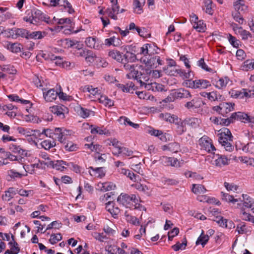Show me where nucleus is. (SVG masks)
<instances>
[{
    "mask_svg": "<svg viewBox=\"0 0 254 254\" xmlns=\"http://www.w3.org/2000/svg\"><path fill=\"white\" fill-rule=\"evenodd\" d=\"M127 73V77L128 79H133L140 83L141 86H145L149 82L151 70L149 69H141V70Z\"/></svg>",
    "mask_w": 254,
    "mask_h": 254,
    "instance_id": "1",
    "label": "nucleus"
},
{
    "mask_svg": "<svg viewBox=\"0 0 254 254\" xmlns=\"http://www.w3.org/2000/svg\"><path fill=\"white\" fill-rule=\"evenodd\" d=\"M140 55L143 56L140 58V61L143 63L145 66L149 68H156L155 56H152L148 54V49H140Z\"/></svg>",
    "mask_w": 254,
    "mask_h": 254,
    "instance_id": "2",
    "label": "nucleus"
},
{
    "mask_svg": "<svg viewBox=\"0 0 254 254\" xmlns=\"http://www.w3.org/2000/svg\"><path fill=\"white\" fill-rule=\"evenodd\" d=\"M117 201L123 205L127 207L131 202L136 203L138 201L137 198L135 194L130 195L121 193L117 198Z\"/></svg>",
    "mask_w": 254,
    "mask_h": 254,
    "instance_id": "3",
    "label": "nucleus"
},
{
    "mask_svg": "<svg viewBox=\"0 0 254 254\" xmlns=\"http://www.w3.org/2000/svg\"><path fill=\"white\" fill-rule=\"evenodd\" d=\"M74 54L77 57H85V60L90 63H92L97 58L95 54L88 49H76Z\"/></svg>",
    "mask_w": 254,
    "mask_h": 254,
    "instance_id": "4",
    "label": "nucleus"
},
{
    "mask_svg": "<svg viewBox=\"0 0 254 254\" xmlns=\"http://www.w3.org/2000/svg\"><path fill=\"white\" fill-rule=\"evenodd\" d=\"M232 118H233L234 121L235 120L241 121L245 123H250L254 125V117L248 116L247 114L243 112L233 113L232 114Z\"/></svg>",
    "mask_w": 254,
    "mask_h": 254,
    "instance_id": "5",
    "label": "nucleus"
},
{
    "mask_svg": "<svg viewBox=\"0 0 254 254\" xmlns=\"http://www.w3.org/2000/svg\"><path fill=\"white\" fill-rule=\"evenodd\" d=\"M199 144L201 149L208 152H212L215 150V148L211 142V140L207 136H203L199 140Z\"/></svg>",
    "mask_w": 254,
    "mask_h": 254,
    "instance_id": "6",
    "label": "nucleus"
},
{
    "mask_svg": "<svg viewBox=\"0 0 254 254\" xmlns=\"http://www.w3.org/2000/svg\"><path fill=\"white\" fill-rule=\"evenodd\" d=\"M204 103L201 99L199 98H194L190 101L188 102L185 105V107L189 110H194L200 108Z\"/></svg>",
    "mask_w": 254,
    "mask_h": 254,
    "instance_id": "7",
    "label": "nucleus"
},
{
    "mask_svg": "<svg viewBox=\"0 0 254 254\" xmlns=\"http://www.w3.org/2000/svg\"><path fill=\"white\" fill-rule=\"evenodd\" d=\"M218 135V140L221 144L228 141H232L233 136L229 129L227 128H225L223 131L219 133Z\"/></svg>",
    "mask_w": 254,
    "mask_h": 254,
    "instance_id": "8",
    "label": "nucleus"
},
{
    "mask_svg": "<svg viewBox=\"0 0 254 254\" xmlns=\"http://www.w3.org/2000/svg\"><path fill=\"white\" fill-rule=\"evenodd\" d=\"M171 95L175 99L188 98L191 96L188 90L182 88L173 92Z\"/></svg>",
    "mask_w": 254,
    "mask_h": 254,
    "instance_id": "9",
    "label": "nucleus"
},
{
    "mask_svg": "<svg viewBox=\"0 0 254 254\" xmlns=\"http://www.w3.org/2000/svg\"><path fill=\"white\" fill-rule=\"evenodd\" d=\"M106 209L114 217H117L120 212V208L115 205L112 201H108L106 203Z\"/></svg>",
    "mask_w": 254,
    "mask_h": 254,
    "instance_id": "10",
    "label": "nucleus"
},
{
    "mask_svg": "<svg viewBox=\"0 0 254 254\" xmlns=\"http://www.w3.org/2000/svg\"><path fill=\"white\" fill-rule=\"evenodd\" d=\"M8 33L9 35L8 36H11L14 38V35L17 36H21L22 37H25L28 38V33L27 31L22 28H15L8 29Z\"/></svg>",
    "mask_w": 254,
    "mask_h": 254,
    "instance_id": "11",
    "label": "nucleus"
},
{
    "mask_svg": "<svg viewBox=\"0 0 254 254\" xmlns=\"http://www.w3.org/2000/svg\"><path fill=\"white\" fill-rule=\"evenodd\" d=\"M109 56L116 60L118 62L124 63V58L125 57V61L127 58L128 55H123V53H120L116 50H113L109 52Z\"/></svg>",
    "mask_w": 254,
    "mask_h": 254,
    "instance_id": "12",
    "label": "nucleus"
},
{
    "mask_svg": "<svg viewBox=\"0 0 254 254\" xmlns=\"http://www.w3.org/2000/svg\"><path fill=\"white\" fill-rule=\"evenodd\" d=\"M147 90H150L153 92H160L164 90V86L160 83L155 82H149L144 86Z\"/></svg>",
    "mask_w": 254,
    "mask_h": 254,
    "instance_id": "13",
    "label": "nucleus"
},
{
    "mask_svg": "<svg viewBox=\"0 0 254 254\" xmlns=\"http://www.w3.org/2000/svg\"><path fill=\"white\" fill-rule=\"evenodd\" d=\"M215 221L221 227H222L231 229L235 227L234 223L231 220L224 219L221 216L217 217Z\"/></svg>",
    "mask_w": 254,
    "mask_h": 254,
    "instance_id": "14",
    "label": "nucleus"
},
{
    "mask_svg": "<svg viewBox=\"0 0 254 254\" xmlns=\"http://www.w3.org/2000/svg\"><path fill=\"white\" fill-rule=\"evenodd\" d=\"M44 164L47 166H52L53 168L56 169L57 170L60 171H64L66 168L63 166V165H66V162L63 161H57L55 163L53 161L50 160L47 162L44 163Z\"/></svg>",
    "mask_w": 254,
    "mask_h": 254,
    "instance_id": "15",
    "label": "nucleus"
},
{
    "mask_svg": "<svg viewBox=\"0 0 254 254\" xmlns=\"http://www.w3.org/2000/svg\"><path fill=\"white\" fill-rule=\"evenodd\" d=\"M58 92L54 89L48 90L46 92H43V97L47 102H53L57 99Z\"/></svg>",
    "mask_w": 254,
    "mask_h": 254,
    "instance_id": "16",
    "label": "nucleus"
},
{
    "mask_svg": "<svg viewBox=\"0 0 254 254\" xmlns=\"http://www.w3.org/2000/svg\"><path fill=\"white\" fill-rule=\"evenodd\" d=\"M68 132V130L58 127L55 129L54 134L57 136L58 140L61 142H63L65 140Z\"/></svg>",
    "mask_w": 254,
    "mask_h": 254,
    "instance_id": "17",
    "label": "nucleus"
},
{
    "mask_svg": "<svg viewBox=\"0 0 254 254\" xmlns=\"http://www.w3.org/2000/svg\"><path fill=\"white\" fill-rule=\"evenodd\" d=\"M175 124L177 125L176 131L178 134L181 135L186 131L187 123L185 122V120H182L181 119L179 118Z\"/></svg>",
    "mask_w": 254,
    "mask_h": 254,
    "instance_id": "18",
    "label": "nucleus"
},
{
    "mask_svg": "<svg viewBox=\"0 0 254 254\" xmlns=\"http://www.w3.org/2000/svg\"><path fill=\"white\" fill-rule=\"evenodd\" d=\"M97 186L99 190L103 191L113 190L116 188V185L112 182L99 183Z\"/></svg>",
    "mask_w": 254,
    "mask_h": 254,
    "instance_id": "19",
    "label": "nucleus"
},
{
    "mask_svg": "<svg viewBox=\"0 0 254 254\" xmlns=\"http://www.w3.org/2000/svg\"><path fill=\"white\" fill-rule=\"evenodd\" d=\"M234 103L223 102L221 103V115L225 116L234 109Z\"/></svg>",
    "mask_w": 254,
    "mask_h": 254,
    "instance_id": "20",
    "label": "nucleus"
},
{
    "mask_svg": "<svg viewBox=\"0 0 254 254\" xmlns=\"http://www.w3.org/2000/svg\"><path fill=\"white\" fill-rule=\"evenodd\" d=\"M90 128L91 133L93 134H99L100 135H109L110 134L109 131L104 127H94L91 125Z\"/></svg>",
    "mask_w": 254,
    "mask_h": 254,
    "instance_id": "21",
    "label": "nucleus"
},
{
    "mask_svg": "<svg viewBox=\"0 0 254 254\" xmlns=\"http://www.w3.org/2000/svg\"><path fill=\"white\" fill-rule=\"evenodd\" d=\"M67 109L64 106H55L52 108V112L61 118H64V112Z\"/></svg>",
    "mask_w": 254,
    "mask_h": 254,
    "instance_id": "22",
    "label": "nucleus"
},
{
    "mask_svg": "<svg viewBox=\"0 0 254 254\" xmlns=\"http://www.w3.org/2000/svg\"><path fill=\"white\" fill-rule=\"evenodd\" d=\"M9 149L13 153H18L21 155L27 156L26 151L16 144L10 143L9 145Z\"/></svg>",
    "mask_w": 254,
    "mask_h": 254,
    "instance_id": "23",
    "label": "nucleus"
},
{
    "mask_svg": "<svg viewBox=\"0 0 254 254\" xmlns=\"http://www.w3.org/2000/svg\"><path fill=\"white\" fill-rule=\"evenodd\" d=\"M242 196L244 201V206L251 209L252 211L254 210V199L247 194H243Z\"/></svg>",
    "mask_w": 254,
    "mask_h": 254,
    "instance_id": "24",
    "label": "nucleus"
},
{
    "mask_svg": "<svg viewBox=\"0 0 254 254\" xmlns=\"http://www.w3.org/2000/svg\"><path fill=\"white\" fill-rule=\"evenodd\" d=\"M217 157L214 160V164L218 167H222L223 166L228 164V159L225 156L217 154Z\"/></svg>",
    "mask_w": 254,
    "mask_h": 254,
    "instance_id": "25",
    "label": "nucleus"
},
{
    "mask_svg": "<svg viewBox=\"0 0 254 254\" xmlns=\"http://www.w3.org/2000/svg\"><path fill=\"white\" fill-rule=\"evenodd\" d=\"M160 117L164 120L169 122L170 123L175 124L178 120L179 118L175 115H171L169 113H161Z\"/></svg>",
    "mask_w": 254,
    "mask_h": 254,
    "instance_id": "26",
    "label": "nucleus"
},
{
    "mask_svg": "<svg viewBox=\"0 0 254 254\" xmlns=\"http://www.w3.org/2000/svg\"><path fill=\"white\" fill-rule=\"evenodd\" d=\"M133 187L140 191L143 192L144 193L147 195L150 194L151 190L150 188L146 185H143L139 183H136L132 185Z\"/></svg>",
    "mask_w": 254,
    "mask_h": 254,
    "instance_id": "27",
    "label": "nucleus"
},
{
    "mask_svg": "<svg viewBox=\"0 0 254 254\" xmlns=\"http://www.w3.org/2000/svg\"><path fill=\"white\" fill-rule=\"evenodd\" d=\"M235 33L239 34L241 37L242 40L246 41L252 37L251 34L248 31L243 29L242 27L237 28L235 30Z\"/></svg>",
    "mask_w": 254,
    "mask_h": 254,
    "instance_id": "28",
    "label": "nucleus"
},
{
    "mask_svg": "<svg viewBox=\"0 0 254 254\" xmlns=\"http://www.w3.org/2000/svg\"><path fill=\"white\" fill-rule=\"evenodd\" d=\"M145 0H134V12L137 14H141L143 12L142 7L145 3Z\"/></svg>",
    "mask_w": 254,
    "mask_h": 254,
    "instance_id": "29",
    "label": "nucleus"
},
{
    "mask_svg": "<svg viewBox=\"0 0 254 254\" xmlns=\"http://www.w3.org/2000/svg\"><path fill=\"white\" fill-rule=\"evenodd\" d=\"M234 7L236 12L241 13L247 8V6L245 4L243 0H238L234 3Z\"/></svg>",
    "mask_w": 254,
    "mask_h": 254,
    "instance_id": "30",
    "label": "nucleus"
},
{
    "mask_svg": "<svg viewBox=\"0 0 254 254\" xmlns=\"http://www.w3.org/2000/svg\"><path fill=\"white\" fill-rule=\"evenodd\" d=\"M205 11L209 15H212L214 12V5L212 0H203Z\"/></svg>",
    "mask_w": 254,
    "mask_h": 254,
    "instance_id": "31",
    "label": "nucleus"
},
{
    "mask_svg": "<svg viewBox=\"0 0 254 254\" xmlns=\"http://www.w3.org/2000/svg\"><path fill=\"white\" fill-rule=\"evenodd\" d=\"M241 67L244 71H249L254 69V59L246 60L243 63Z\"/></svg>",
    "mask_w": 254,
    "mask_h": 254,
    "instance_id": "32",
    "label": "nucleus"
},
{
    "mask_svg": "<svg viewBox=\"0 0 254 254\" xmlns=\"http://www.w3.org/2000/svg\"><path fill=\"white\" fill-rule=\"evenodd\" d=\"M211 86L210 82L205 79H196L195 87L196 88L206 89Z\"/></svg>",
    "mask_w": 254,
    "mask_h": 254,
    "instance_id": "33",
    "label": "nucleus"
},
{
    "mask_svg": "<svg viewBox=\"0 0 254 254\" xmlns=\"http://www.w3.org/2000/svg\"><path fill=\"white\" fill-rule=\"evenodd\" d=\"M89 169L92 170V172H89L91 176L98 178H102L105 176V173L103 171V168H97L95 169L93 167H90Z\"/></svg>",
    "mask_w": 254,
    "mask_h": 254,
    "instance_id": "34",
    "label": "nucleus"
},
{
    "mask_svg": "<svg viewBox=\"0 0 254 254\" xmlns=\"http://www.w3.org/2000/svg\"><path fill=\"white\" fill-rule=\"evenodd\" d=\"M28 49H11L12 53L20 54V56L24 58H28L31 56V53L29 51H25Z\"/></svg>",
    "mask_w": 254,
    "mask_h": 254,
    "instance_id": "35",
    "label": "nucleus"
},
{
    "mask_svg": "<svg viewBox=\"0 0 254 254\" xmlns=\"http://www.w3.org/2000/svg\"><path fill=\"white\" fill-rule=\"evenodd\" d=\"M209 237L208 234L205 235L204 234L203 231H202L201 235L198 238L196 244L197 245L199 244H201L203 247L205 246V245L207 243L208 241L209 240Z\"/></svg>",
    "mask_w": 254,
    "mask_h": 254,
    "instance_id": "36",
    "label": "nucleus"
},
{
    "mask_svg": "<svg viewBox=\"0 0 254 254\" xmlns=\"http://www.w3.org/2000/svg\"><path fill=\"white\" fill-rule=\"evenodd\" d=\"M191 190L195 194L204 193L206 191L204 186L200 184H193Z\"/></svg>",
    "mask_w": 254,
    "mask_h": 254,
    "instance_id": "37",
    "label": "nucleus"
},
{
    "mask_svg": "<svg viewBox=\"0 0 254 254\" xmlns=\"http://www.w3.org/2000/svg\"><path fill=\"white\" fill-rule=\"evenodd\" d=\"M120 40L118 38L115 37H111L109 39H106L105 40V44L107 46H113L114 47L118 46L119 44Z\"/></svg>",
    "mask_w": 254,
    "mask_h": 254,
    "instance_id": "38",
    "label": "nucleus"
},
{
    "mask_svg": "<svg viewBox=\"0 0 254 254\" xmlns=\"http://www.w3.org/2000/svg\"><path fill=\"white\" fill-rule=\"evenodd\" d=\"M117 86L119 89H121L124 92H129L130 90L132 89L134 85L132 82L127 83L126 85L122 84H117Z\"/></svg>",
    "mask_w": 254,
    "mask_h": 254,
    "instance_id": "39",
    "label": "nucleus"
},
{
    "mask_svg": "<svg viewBox=\"0 0 254 254\" xmlns=\"http://www.w3.org/2000/svg\"><path fill=\"white\" fill-rule=\"evenodd\" d=\"M0 69L3 72H7L8 74H15L16 70L14 67L10 65H3L0 66Z\"/></svg>",
    "mask_w": 254,
    "mask_h": 254,
    "instance_id": "40",
    "label": "nucleus"
},
{
    "mask_svg": "<svg viewBox=\"0 0 254 254\" xmlns=\"http://www.w3.org/2000/svg\"><path fill=\"white\" fill-rule=\"evenodd\" d=\"M99 101L100 103L104 104L105 106L111 107L114 105L113 101L106 96H101L99 98Z\"/></svg>",
    "mask_w": 254,
    "mask_h": 254,
    "instance_id": "41",
    "label": "nucleus"
},
{
    "mask_svg": "<svg viewBox=\"0 0 254 254\" xmlns=\"http://www.w3.org/2000/svg\"><path fill=\"white\" fill-rule=\"evenodd\" d=\"M221 193L222 200L225 201L232 202L233 203L238 201V199L234 198L233 196L231 195L228 193H224L223 192H221Z\"/></svg>",
    "mask_w": 254,
    "mask_h": 254,
    "instance_id": "42",
    "label": "nucleus"
},
{
    "mask_svg": "<svg viewBox=\"0 0 254 254\" xmlns=\"http://www.w3.org/2000/svg\"><path fill=\"white\" fill-rule=\"evenodd\" d=\"M11 238L13 242L9 243V244L11 246L10 252H11L12 254H17L20 251V249L18 247V244L14 241V236L13 235L11 236Z\"/></svg>",
    "mask_w": 254,
    "mask_h": 254,
    "instance_id": "43",
    "label": "nucleus"
},
{
    "mask_svg": "<svg viewBox=\"0 0 254 254\" xmlns=\"http://www.w3.org/2000/svg\"><path fill=\"white\" fill-rule=\"evenodd\" d=\"M120 122H123L125 125H128L134 128H137L139 127V125L135 124L131 122L129 119L126 117H121L120 119Z\"/></svg>",
    "mask_w": 254,
    "mask_h": 254,
    "instance_id": "44",
    "label": "nucleus"
},
{
    "mask_svg": "<svg viewBox=\"0 0 254 254\" xmlns=\"http://www.w3.org/2000/svg\"><path fill=\"white\" fill-rule=\"evenodd\" d=\"M227 39L229 43L233 47V48H239L240 41L239 40L237 39L236 37L233 36L231 34H229L227 36Z\"/></svg>",
    "mask_w": 254,
    "mask_h": 254,
    "instance_id": "45",
    "label": "nucleus"
},
{
    "mask_svg": "<svg viewBox=\"0 0 254 254\" xmlns=\"http://www.w3.org/2000/svg\"><path fill=\"white\" fill-rule=\"evenodd\" d=\"M185 120L187 125L190 126L192 127H195L199 124V120L196 118H187Z\"/></svg>",
    "mask_w": 254,
    "mask_h": 254,
    "instance_id": "46",
    "label": "nucleus"
},
{
    "mask_svg": "<svg viewBox=\"0 0 254 254\" xmlns=\"http://www.w3.org/2000/svg\"><path fill=\"white\" fill-rule=\"evenodd\" d=\"M83 91L88 92L93 94V95H95L98 94V92L99 90L98 88H94L91 85H86L83 87Z\"/></svg>",
    "mask_w": 254,
    "mask_h": 254,
    "instance_id": "47",
    "label": "nucleus"
},
{
    "mask_svg": "<svg viewBox=\"0 0 254 254\" xmlns=\"http://www.w3.org/2000/svg\"><path fill=\"white\" fill-rule=\"evenodd\" d=\"M228 79L227 78L225 77L224 78H220L215 84V86L216 88L218 89H222L224 87H226L228 83Z\"/></svg>",
    "mask_w": 254,
    "mask_h": 254,
    "instance_id": "48",
    "label": "nucleus"
},
{
    "mask_svg": "<svg viewBox=\"0 0 254 254\" xmlns=\"http://www.w3.org/2000/svg\"><path fill=\"white\" fill-rule=\"evenodd\" d=\"M191 71L186 72L184 70L178 68L177 70V75H179L183 79H187L190 77Z\"/></svg>",
    "mask_w": 254,
    "mask_h": 254,
    "instance_id": "49",
    "label": "nucleus"
},
{
    "mask_svg": "<svg viewBox=\"0 0 254 254\" xmlns=\"http://www.w3.org/2000/svg\"><path fill=\"white\" fill-rule=\"evenodd\" d=\"M60 6H63L65 9H67V11L69 13H72L74 12L73 8L72 7L71 4L68 2L67 0H64L61 3Z\"/></svg>",
    "mask_w": 254,
    "mask_h": 254,
    "instance_id": "50",
    "label": "nucleus"
},
{
    "mask_svg": "<svg viewBox=\"0 0 254 254\" xmlns=\"http://www.w3.org/2000/svg\"><path fill=\"white\" fill-rule=\"evenodd\" d=\"M124 67L126 70H127L129 71L128 73H131V72L136 73L135 71H137L138 70V69H137V67H141V65H139V66L136 65L135 66L133 64L127 63V64H125Z\"/></svg>",
    "mask_w": 254,
    "mask_h": 254,
    "instance_id": "51",
    "label": "nucleus"
},
{
    "mask_svg": "<svg viewBox=\"0 0 254 254\" xmlns=\"http://www.w3.org/2000/svg\"><path fill=\"white\" fill-rule=\"evenodd\" d=\"M244 92H236L234 95H232V96L235 97V98H243L244 96L245 97H251L252 95H253V92L252 93L251 91H249L247 92L246 89H243Z\"/></svg>",
    "mask_w": 254,
    "mask_h": 254,
    "instance_id": "52",
    "label": "nucleus"
},
{
    "mask_svg": "<svg viewBox=\"0 0 254 254\" xmlns=\"http://www.w3.org/2000/svg\"><path fill=\"white\" fill-rule=\"evenodd\" d=\"M125 216L128 222L133 225H138L139 224V221L136 217L127 214V212L125 213Z\"/></svg>",
    "mask_w": 254,
    "mask_h": 254,
    "instance_id": "53",
    "label": "nucleus"
},
{
    "mask_svg": "<svg viewBox=\"0 0 254 254\" xmlns=\"http://www.w3.org/2000/svg\"><path fill=\"white\" fill-rule=\"evenodd\" d=\"M64 148L66 151L71 152L76 151L78 147L77 144H74L72 142H68L65 144Z\"/></svg>",
    "mask_w": 254,
    "mask_h": 254,
    "instance_id": "54",
    "label": "nucleus"
},
{
    "mask_svg": "<svg viewBox=\"0 0 254 254\" xmlns=\"http://www.w3.org/2000/svg\"><path fill=\"white\" fill-rule=\"evenodd\" d=\"M148 132L151 135L159 137L160 139L161 140H164V138H165V137L163 135V132L161 130L153 129L149 130L148 131Z\"/></svg>",
    "mask_w": 254,
    "mask_h": 254,
    "instance_id": "55",
    "label": "nucleus"
},
{
    "mask_svg": "<svg viewBox=\"0 0 254 254\" xmlns=\"http://www.w3.org/2000/svg\"><path fill=\"white\" fill-rule=\"evenodd\" d=\"M62 236L60 233L57 234H52L49 240L50 242L52 244H55L58 241L62 240Z\"/></svg>",
    "mask_w": 254,
    "mask_h": 254,
    "instance_id": "56",
    "label": "nucleus"
},
{
    "mask_svg": "<svg viewBox=\"0 0 254 254\" xmlns=\"http://www.w3.org/2000/svg\"><path fill=\"white\" fill-rule=\"evenodd\" d=\"M85 42L86 46L88 48H95L96 46H98V45H96L94 38L89 37L86 39Z\"/></svg>",
    "mask_w": 254,
    "mask_h": 254,
    "instance_id": "57",
    "label": "nucleus"
},
{
    "mask_svg": "<svg viewBox=\"0 0 254 254\" xmlns=\"http://www.w3.org/2000/svg\"><path fill=\"white\" fill-rule=\"evenodd\" d=\"M170 151L176 153L180 150V145L177 142H172L169 143Z\"/></svg>",
    "mask_w": 254,
    "mask_h": 254,
    "instance_id": "58",
    "label": "nucleus"
},
{
    "mask_svg": "<svg viewBox=\"0 0 254 254\" xmlns=\"http://www.w3.org/2000/svg\"><path fill=\"white\" fill-rule=\"evenodd\" d=\"M177 68H174L173 69H171V68H169L168 66H164L163 68V71L165 72V73L173 76L177 75Z\"/></svg>",
    "mask_w": 254,
    "mask_h": 254,
    "instance_id": "59",
    "label": "nucleus"
},
{
    "mask_svg": "<svg viewBox=\"0 0 254 254\" xmlns=\"http://www.w3.org/2000/svg\"><path fill=\"white\" fill-rule=\"evenodd\" d=\"M232 16L235 20L238 22L239 24H242L243 23L244 19L241 15V13L237 12H233Z\"/></svg>",
    "mask_w": 254,
    "mask_h": 254,
    "instance_id": "60",
    "label": "nucleus"
},
{
    "mask_svg": "<svg viewBox=\"0 0 254 254\" xmlns=\"http://www.w3.org/2000/svg\"><path fill=\"white\" fill-rule=\"evenodd\" d=\"M55 145L54 142H51L50 140H44L41 142V146L46 150L50 149Z\"/></svg>",
    "mask_w": 254,
    "mask_h": 254,
    "instance_id": "61",
    "label": "nucleus"
},
{
    "mask_svg": "<svg viewBox=\"0 0 254 254\" xmlns=\"http://www.w3.org/2000/svg\"><path fill=\"white\" fill-rule=\"evenodd\" d=\"M8 174L11 178H21L23 176L27 175V174H26L25 175H23L21 173L15 171L14 170H9L8 172Z\"/></svg>",
    "mask_w": 254,
    "mask_h": 254,
    "instance_id": "62",
    "label": "nucleus"
},
{
    "mask_svg": "<svg viewBox=\"0 0 254 254\" xmlns=\"http://www.w3.org/2000/svg\"><path fill=\"white\" fill-rule=\"evenodd\" d=\"M224 185L226 189L228 191H236L238 189V187L233 184H229L227 182H225Z\"/></svg>",
    "mask_w": 254,
    "mask_h": 254,
    "instance_id": "63",
    "label": "nucleus"
},
{
    "mask_svg": "<svg viewBox=\"0 0 254 254\" xmlns=\"http://www.w3.org/2000/svg\"><path fill=\"white\" fill-rule=\"evenodd\" d=\"M93 236L96 240L100 242H103L104 240L107 239V237L103 233L95 232Z\"/></svg>",
    "mask_w": 254,
    "mask_h": 254,
    "instance_id": "64",
    "label": "nucleus"
}]
</instances>
